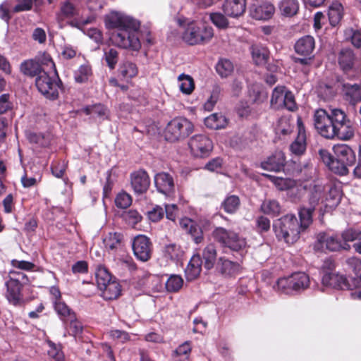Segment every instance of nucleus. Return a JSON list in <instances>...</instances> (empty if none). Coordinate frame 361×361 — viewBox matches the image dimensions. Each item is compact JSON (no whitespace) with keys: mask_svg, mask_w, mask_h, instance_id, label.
<instances>
[{"mask_svg":"<svg viewBox=\"0 0 361 361\" xmlns=\"http://www.w3.org/2000/svg\"><path fill=\"white\" fill-rule=\"evenodd\" d=\"M314 124L317 132L329 140H348L355 134L353 122L345 112L338 108L317 110L314 116Z\"/></svg>","mask_w":361,"mask_h":361,"instance_id":"1","label":"nucleus"},{"mask_svg":"<svg viewBox=\"0 0 361 361\" xmlns=\"http://www.w3.org/2000/svg\"><path fill=\"white\" fill-rule=\"evenodd\" d=\"M108 29H115L113 38L117 45L123 49L138 51L141 48L140 40L152 43L148 28L142 29L140 24H106Z\"/></svg>","mask_w":361,"mask_h":361,"instance_id":"2","label":"nucleus"},{"mask_svg":"<svg viewBox=\"0 0 361 361\" xmlns=\"http://www.w3.org/2000/svg\"><path fill=\"white\" fill-rule=\"evenodd\" d=\"M300 221L299 224L294 214H287L276 220L273 228L277 238L288 244L296 242L300 238V233L308 228L302 226V221Z\"/></svg>","mask_w":361,"mask_h":361,"instance_id":"3","label":"nucleus"},{"mask_svg":"<svg viewBox=\"0 0 361 361\" xmlns=\"http://www.w3.org/2000/svg\"><path fill=\"white\" fill-rule=\"evenodd\" d=\"M178 32L182 40L190 46L206 44L214 35L212 27L207 24H178Z\"/></svg>","mask_w":361,"mask_h":361,"instance_id":"4","label":"nucleus"},{"mask_svg":"<svg viewBox=\"0 0 361 361\" xmlns=\"http://www.w3.org/2000/svg\"><path fill=\"white\" fill-rule=\"evenodd\" d=\"M335 160L331 165V171L339 176H345L349 173V167L356 160L355 152L345 144H337L333 147Z\"/></svg>","mask_w":361,"mask_h":361,"instance_id":"5","label":"nucleus"},{"mask_svg":"<svg viewBox=\"0 0 361 361\" xmlns=\"http://www.w3.org/2000/svg\"><path fill=\"white\" fill-rule=\"evenodd\" d=\"M214 239L223 246L235 252H240L243 255L246 248L247 243L244 238L238 233L228 231L222 227L216 228L212 232Z\"/></svg>","mask_w":361,"mask_h":361,"instance_id":"6","label":"nucleus"},{"mask_svg":"<svg viewBox=\"0 0 361 361\" xmlns=\"http://www.w3.org/2000/svg\"><path fill=\"white\" fill-rule=\"evenodd\" d=\"M193 130L192 123L185 118L177 117L169 121L164 130L165 139L176 142L187 137Z\"/></svg>","mask_w":361,"mask_h":361,"instance_id":"7","label":"nucleus"},{"mask_svg":"<svg viewBox=\"0 0 361 361\" xmlns=\"http://www.w3.org/2000/svg\"><path fill=\"white\" fill-rule=\"evenodd\" d=\"M325 188L322 185H314L309 195V207H302L299 210V216L302 221V226L309 227L312 222V213L316 207L324 202Z\"/></svg>","mask_w":361,"mask_h":361,"instance_id":"8","label":"nucleus"},{"mask_svg":"<svg viewBox=\"0 0 361 361\" xmlns=\"http://www.w3.org/2000/svg\"><path fill=\"white\" fill-rule=\"evenodd\" d=\"M61 84V82L58 75L56 78H52L45 71L35 79V85L38 91L46 98L51 100L58 98Z\"/></svg>","mask_w":361,"mask_h":361,"instance_id":"9","label":"nucleus"},{"mask_svg":"<svg viewBox=\"0 0 361 361\" xmlns=\"http://www.w3.org/2000/svg\"><path fill=\"white\" fill-rule=\"evenodd\" d=\"M314 248L315 250L321 252H336L341 250H349L350 245L343 243L341 238L338 235L320 233L317 235Z\"/></svg>","mask_w":361,"mask_h":361,"instance_id":"10","label":"nucleus"},{"mask_svg":"<svg viewBox=\"0 0 361 361\" xmlns=\"http://www.w3.org/2000/svg\"><path fill=\"white\" fill-rule=\"evenodd\" d=\"M188 145L192 154L196 157L209 156L213 148L212 140L202 134L192 136L189 140Z\"/></svg>","mask_w":361,"mask_h":361,"instance_id":"11","label":"nucleus"},{"mask_svg":"<svg viewBox=\"0 0 361 361\" xmlns=\"http://www.w3.org/2000/svg\"><path fill=\"white\" fill-rule=\"evenodd\" d=\"M314 39L310 35L299 39L295 44V52L302 56L303 58H298L295 59V62H298L302 65H307L310 63L312 59V54L314 49Z\"/></svg>","mask_w":361,"mask_h":361,"instance_id":"12","label":"nucleus"},{"mask_svg":"<svg viewBox=\"0 0 361 361\" xmlns=\"http://www.w3.org/2000/svg\"><path fill=\"white\" fill-rule=\"evenodd\" d=\"M351 277L345 278L333 271H325L322 282L324 286L333 288L352 290L355 288V286H354V282L350 281Z\"/></svg>","mask_w":361,"mask_h":361,"instance_id":"13","label":"nucleus"},{"mask_svg":"<svg viewBox=\"0 0 361 361\" xmlns=\"http://www.w3.org/2000/svg\"><path fill=\"white\" fill-rule=\"evenodd\" d=\"M133 250L135 256L142 262H147L151 257L152 243L144 235H137L133 241Z\"/></svg>","mask_w":361,"mask_h":361,"instance_id":"14","label":"nucleus"},{"mask_svg":"<svg viewBox=\"0 0 361 361\" xmlns=\"http://www.w3.org/2000/svg\"><path fill=\"white\" fill-rule=\"evenodd\" d=\"M355 61V55L350 49H343L340 51L338 63L350 79L358 76L360 73L359 70L354 67Z\"/></svg>","mask_w":361,"mask_h":361,"instance_id":"15","label":"nucleus"},{"mask_svg":"<svg viewBox=\"0 0 361 361\" xmlns=\"http://www.w3.org/2000/svg\"><path fill=\"white\" fill-rule=\"evenodd\" d=\"M274 4L265 1L252 4L249 9L250 16L256 20H269L275 13Z\"/></svg>","mask_w":361,"mask_h":361,"instance_id":"16","label":"nucleus"},{"mask_svg":"<svg viewBox=\"0 0 361 361\" xmlns=\"http://www.w3.org/2000/svg\"><path fill=\"white\" fill-rule=\"evenodd\" d=\"M154 185L157 191L166 196H171L175 191L173 176L166 172H159L154 176Z\"/></svg>","mask_w":361,"mask_h":361,"instance_id":"17","label":"nucleus"},{"mask_svg":"<svg viewBox=\"0 0 361 361\" xmlns=\"http://www.w3.org/2000/svg\"><path fill=\"white\" fill-rule=\"evenodd\" d=\"M130 184L136 194L140 195L146 192L150 185V178L147 171L140 169L132 173Z\"/></svg>","mask_w":361,"mask_h":361,"instance_id":"18","label":"nucleus"},{"mask_svg":"<svg viewBox=\"0 0 361 361\" xmlns=\"http://www.w3.org/2000/svg\"><path fill=\"white\" fill-rule=\"evenodd\" d=\"M16 279L8 280L6 282V297L8 302L13 305H18L23 301L21 289L23 285L18 283Z\"/></svg>","mask_w":361,"mask_h":361,"instance_id":"19","label":"nucleus"},{"mask_svg":"<svg viewBox=\"0 0 361 361\" xmlns=\"http://www.w3.org/2000/svg\"><path fill=\"white\" fill-rule=\"evenodd\" d=\"M246 9L245 0H225L223 4L224 13L232 18L242 16Z\"/></svg>","mask_w":361,"mask_h":361,"instance_id":"20","label":"nucleus"},{"mask_svg":"<svg viewBox=\"0 0 361 361\" xmlns=\"http://www.w3.org/2000/svg\"><path fill=\"white\" fill-rule=\"evenodd\" d=\"M286 159L284 154L281 152H276L268 157L267 160L260 163V166L267 171L278 172L281 171L285 166Z\"/></svg>","mask_w":361,"mask_h":361,"instance_id":"21","label":"nucleus"},{"mask_svg":"<svg viewBox=\"0 0 361 361\" xmlns=\"http://www.w3.org/2000/svg\"><path fill=\"white\" fill-rule=\"evenodd\" d=\"M298 134L295 141L290 145V149L293 154L300 156L306 150V135L300 118L298 120Z\"/></svg>","mask_w":361,"mask_h":361,"instance_id":"22","label":"nucleus"},{"mask_svg":"<svg viewBox=\"0 0 361 361\" xmlns=\"http://www.w3.org/2000/svg\"><path fill=\"white\" fill-rule=\"evenodd\" d=\"M345 99L352 105L361 102V87L357 84L343 83L342 89Z\"/></svg>","mask_w":361,"mask_h":361,"instance_id":"23","label":"nucleus"},{"mask_svg":"<svg viewBox=\"0 0 361 361\" xmlns=\"http://www.w3.org/2000/svg\"><path fill=\"white\" fill-rule=\"evenodd\" d=\"M123 236L121 233L110 232L103 239V243L108 251H116L123 247Z\"/></svg>","mask_w":361,"mask_h":361,"instance_id":"24","label":"nucleus"},{"mask_svg":"<svg viewBox=\"0 0 361 361\" xmlns=\"http://www.w3.org/2000/svg\"><path fill=\"white\" fill-rule=\"evenodd\" d=\"M20 71L25 75L30 77H38L44 70L35 59L26 60L21 63Z\"/></svg>","mask_w":361,"mask_h":361,"instance_id":"25","label":"nucleus"},{"mask_svg":"<svg viewBox=\"0 0 361 361\" xmlns=\"http://www.w3.org/2000/svg\"><path fill=\"white\" fill-rule=\"evenodd\" d=\"M219 271L225 276H233L238 274L240 266L238 262H233L224 257H220L216 265Z\"/></svg>","mask_w":361,"mask_h":361,"instance_id":"26","label":"nucleus"},{"mask_svg":"<svg viewBox=\"0 0 361 361\" xmlns=\"http://www.w3.org/2000/svg\"><path fill=\"white\" fill-rule=\"evenodd\" d=\"M202 260L200 255H194L188 263L185 270L186 279L188 281L195 279L201 272Z\"/></svg>","mask_w":361,"mask_h":361,"instance_id":"27","label":"nucleus"},{"mask_svg":"<svg viewBox=\"0 0 361 361\" xmlns=\"http://www.w3.org/2000/svg\"><path fill=\"white\" fill-rule=\"evenodd\" d=\"M281 14L285 17H293L299 11L298 0H281L279 4Z\"/></svg>","mask_w":361,"mask_h":361,"instance_id":"28","label":"nucleus"},{"mask_svg":"<svg viewBox=\"0 0 361 361\" xmlns=\"http://www.w3.org/2000/svg\"><path fill=\"white\" fill-rule=\"evenodd\" d=\"M290 276L295 292L302 291L309 287L310 278L305 272H296Z\"/></svg>","mask_w":361,"mask_h":361,"instance_id":"29","label":"nucleus"},{"mask_svg":"<svg viewBox=\"0 0 361 361\" xmlns=\"http://www.w3.org/2000/svg\"><path fill=\"white\" fill-rule=\"evenodd\" d=\"M100 290L102 291L103 298L107 300L116 299L121 291L119 283L113 280L101 288Z\"/></svg>","mask_w":361,"mask_h":361,"instance_id":"30","label":"nucleus"},{"mask_svg":"<svg viewBox=\"0 0 361 361\" xmlns=\"http://www.w3.org/2000/svg\"><path fill=\"white\" fill-rule=\"evenodd\" d=\"M216 250L214 244L207 245L202 252V259L204 262V267L209 270L211 269L216 259Z\"/></svg>","mask_w":361,"mask_h":361,"instance_id":"31","label":"nucleus"},{"mask_svg":"<svg viewBox=\"0 0 361 361\" xmlns=\"http://www.w3.org/2000/svg\"><path fill=\"white\" fill-rule=\"evenodd\" d=\"M227 119L222 114L215 113L207 117L204 123L207 128L211 129H220L225 128L227 125Z\"/></svg>","mask_w":361,"mask_h":361,"instance_id":"32","label":"nucleus"},{"mask_svg":"<svg viewBox=\"0 0 361 361\" xmlns=\"http://www.w3.org/2000/svg\"><path fill=\"white\" fill-rule=\"evenodd\" d=\"M262 175L270 180L280 190H286L295 185V181L290 178H284L267 173H263Z\"/></svg>","mask_w":361,"mask_h":361,"instance_id":"33","label":"nucleus"},{"mask_svg":"<svg viewBox=\"0 0 361 361\" xmlns=\"http://www.w3.org/2000/svg\"><path fill=\"white\" fill-rule=\"evenodd\" d=\"M341 198L340 190L335 186H331L324 199L325 207L329 208L336 207L340 203Z\"/></svg>","mask_w":361,"mask_h":361,"instance_id":"34","label":"nucleus"},{"mask_svg":"<svg viewBox=\"0 0 361 361\" xmlns=\"http://www.w3.org/2000/svg\"><path fill=\"white\" fill-rule=\"evenodd\" d=\"M347 264L353 267L355 276L350 278L354 282V286L358 288L361 286V261L357 257H350L346 261Z\"/></svg>","mask_w":361,"mask_h":361,"instance_id":"35","label":"nucleus"},{"mask_svg":"<svg viewBox=\"0 0 361 361\" xmlns=\"http://www.w3.org/2000/svg\"><path fill=\"white\" fill-rule=\"evenodd\" d=\"M118 72L124 78L130 79L137 75L138 69L135 63L126 61L120 65Z\"/></svg>","mask_w":361,"mask_h":361,"instance_id":"36","label":"nucleus"},{"mask_svg":"<svg viewBox=\"0 0 361 361\" xmlns=\"http://www.w3.org/2000/svg\"><path fill=\"white\" fill-rule=\"evenodd\" d=\"M178 80L180 82L179 88L182 93L190 94L193 92L195 82L191 76L182 73L178 77Z\"/></svg>","mask_w":361,"mask_h":361,"instance_id":"37","label":"nucleus"},{"mask_svg":"<svg viewBox=\"0 0 361 361\" xmlns=\"http://www.w3.org/2000/svg\"><path fill=\"white\" fill-rule=\"evenodd\" d=\"M54 310L60 317L61 319L66 321L74 318V312H73L65 302L61 300L54 301Z\"/></svg>","mask_w":361,"mask_h":361,"instance_id":"38","label":"nucleus"},{"mask_svg":"<svg viewBox=\"0 0 361 361\" xmlns=\"http://www.w3.org/2000/svg\"><path fill=\"white\" fill-rule=\"evenodd\" d=\"M261 210L263 213L271 215L278 216L281 212V207L278 201L274 200H264L261 205Z\"/></svg>","mask_w":361,"mask_h":361,"instance_id":"39","label":"nucleus"},{"mask_svg":"<svg viewBox=\"0 0 361 361\" xmlns=\"http://www.w3.org/2000/svg\"><path fill=\"white\" fill-rule=\"evenodd\" d=\"M83 111L87 115H92L102 120L106 118L108 116V109L102 104L87 106L83 109Z\"/></svg>","mask_w":361,"mask_h":361,"instance_id":"40","label":"nucleus"},{"mask_svg":"<svg viewBox=\"0 0 361 361\" xmlns=\"http://www.w3.org/2000/svg\"><path fill=\"white\" fill-rule=\"evenodd\" d=\"M251 49L252 58L257 65H263L267 62L269 52L266 48L253 45Z\"/></svg>","mask_w":361,"mask_h":361,"instance_id":"41","label":"nucleus"},{"mask_svg":"<svg viewBox=\"0 0 361 361\" xmlns=\"http://www.w3.org/2000/svg\"><path fill=\"white\" fill-rule=\"evenodd\" d=\"M78 14L76 7L69 1L62 3L60 8L59 18L61 20L71 19Z\"/></svg>","mask_w":361,"mask_h":361,"instance_id":"42","label":"nucleus"},{"mask_svg":"<svg viewBox=\"0 0 361 361\" xmlns=\"http://www.w3.org/2000/svg\"><path fill=\"white\" fill-rule=\"evenodd\" d=\"M294 167L292 171L293 174H301L305 180H309L312 178L315 169L308 162L304 163L302 165L297 164L295 161L293 163Z\"/></svg>","mask_w":361,"mask_h":361,"instance_id":"43","label":"nucleus"},{"mask_svg":"<svg viewBox=\"0 0 361 361\" xmlns=\"http://www.w3.org/2000/svg\"><path fill=\"white\" fill-rule=\"evenodd\" d=\"M274 288L279 292L285 294H293L296 293L295 288L292 286L290 276L283 277L278 279Z\"/></svg>","mask_w":361,"mask_h":361,"instance_id":"44","label":"nucleus"},{"mask_svg":"<svg viewBox=\"0 0 361 361\" xmlns=\"http://www.w3.org/2000/svg\"><path fill=\"white\" fill-rule=\"evenodd\" d=\"M104 23H140L136 21L132 17L126 16L124 13L117 11H112L105 17Z\"/></svg>","mask_w":361,"mask_h":361,"instance_id":"45","label":"nucleus"},{"mask_svg":"<svg viewBox=\"0 0 361 361\" xmlns=\"http://www.w3.org/2000/svg\"><path fill=\"white\" fill-rule=\"evenodd\" d=\"M164 253L166 257L172 261L179 260L183 255V252L180 247L176 244L166 245L164 247Z\"/></svg>","mask_w":361,"mask_h":361,"instance_id":"46","label":"nucleus"},{"mask_svg":"<svg viewBox=\"0 0 361 361\" xmlns=\"http://www.w3.org/2000/svg\"><path fill=\"white\" fill-rule=\"evenodd\" d=\"M76 27L82 30L90 38L92 39L94 42L99 43L102 41V32L96 27H87L85 25L89 24H73Z\"/></svg>","mask_w":361,"mask_h":361,"instance_id":"47","label":"nucleus"},{"mask_svg":"<svg viewBox=\"0 0 361 361\" xmlns=\"http://www.w3.org/2000/svg\"><path fill=\"white\" fill-rule=\"evenodd\" d=\"M285 87L283 86L276 87L272 92L271 98V106L274 109L281 108V104L283 102L285 94Z\"/></svg>","mask_w":361,"mask_h":361,"instance_id":"48","label":"nucleus"},{"mask_svg":"<svg viewBox=\"0 0 361 361\" xmlns=\"http://www.w3.org/2000/svg\"><path fill=\"white\" fill-rule=\"evenodd\" d=\"M216 72L222 78L229 76L233 71V65L228 59H221L216 66Z\"/></svg>","mask_w":361,"mask_h":361,"instance_id":"49","label":"nucleus"},{"mask_svg":"<svg viewBox=\"0 0 361 361\" xmlns=\"http://www.w3.org/2000/svg\"><path fill=\"white\" fill-rule=\"evenodd\" d=\"M240 206V199L236 195L227 197L221 204L224 211L228 214L235 213Z\"/></svg>","mask_w":361,"mask_h":361,"instance_id":"50","label":"nucleus"},{"mask_svg":"<svg viewBox=\"0 0 361 361\" xmlns=\"http://www.w3.org/2000/svg\"><path fill=\"white\" fill-rule=\"evenodd\" d=\"M92 75V68L88 64L81 65L75 72L74 78L77 82L83 83L88 80Z\"/></svg>","mask_w":361,"mask_h":361,"instance_id":"51","label":"nucleus"},{"mask_svg":"<svg viewBox=\"0 0 361 361\" xmlns=\"http://www.w3.org/2000/svg\"><path fill=\"white\" fill-rule=\"evenodd\" d=\"M95 277L99 289L112 281L110 273L104 267H99L97 269Z\"/></svg>","mask_w":361,"mask_h":361,"instance_id":"52","label":"nucleus"},{"mask_svg":"<svg viewBox=\"0 0 361 361\" xmlns=\"http://www.w3.org/2000/svg\"><path fill=\"white\" fill-rule=\"evenodd\" d=\"M183 280L179 275H171L166 282V290L169 292H177L183 286Z\"/></svg>","mask_w":361,"mask_h":361,"instance_id":"53","label":"nucleus"},{"mask_svg":"<svg viewBox=\"0 0 361 361\" xmlns=\"http://www.w3.org/2000/svg\"><path fill=\"white\" fill-rule=\"evenodd\" d=\"M346 39H350L352 44L357 47H361V30L353 28L347 29L344 32Z\"/></svg>","mask_w":361,"mask_h":361,"instance_id":"54","label":"nucleus"},{"mask_svg":"<svg viewBox=\"0 0 361 361\" xmlns=\"http://www.w3.org/2000/svg\"><path fill=\"white\" fill-rule=\"evenodd\" d=\"M318 95L324 101L333 99L336 95L334 88L326 84H321L318 87Z\"/></svg>","mask_w":361,"mask_h":361,"instance_id":"55","label":"nucleus"},{"mask_svg":"<svg viewBox=\"0 0 361 361\" xmlns=\"http://www.w3.org/2000/svg\"><path fill=\"white\" fill-rule=\"evenodd\" d=\"M220 96V89L218 87H214L207 99V102L204 104V109L206 111H211L213 110L215 104L218 102Z\"/></svg>","mask_w":361,"mask_h":361,"instance_id":"56","label":"nucleus"},{"mask_svg":"<svg viewBox=\"0 0 361 361\" xmlns=\"http://www.w3.org/2000/svg\"><path fill=\"white\" fill-rule=\"evenodd\" d=\"M342 241L343 243H348V242H353L361 240V231H356L354 229H348L342 233Z\"/></svg>","mask_w":361,"mask_h":361,"instance_id":"57","label":"nucleus"},{"mask_svg":"<svg viewBox=\"0 0 361 361\" xmlns=\"http://www.w3.org/2000/svg\"><path fill=\"white\" fill-rule=\"evenodd\" d=\"M329 23H340L342 19V7L341 5L331 6L328 11Z\"/></svg>","mask_w":361,"mask_h":361,"instance_id":"58","label":"nucleus"},{"mask_svg":"<svg viewBox=\"0 0 361 361\" xmlns=\"http://www.w3.org/2000/svg\"><path fill=\"white\" fill-rule=\"evenodd\" d=\"M132 203L131 196L126 192L119 193L115 200L116 205L121 209L128 207Z\"/></svg>","mask_w":361,"mask_h":361,"instance_id":"59","label":"nucleus"},{"mask_svg":"<svg viewBox=\"0 0 361 361\" xmlns=\"http://www.w3.org/2000/svg\"><path fill=\"white\" fill-rule=\"evenodd\" d=\"M276 130L277 134L287 135L293 132V126L287 119L283 118L279 121Z\"/></svg>","mask_w":361,"mask_h":361,"instance_id":"60","label":"nucleus"},{"mask_svg":"<svg viewBox=\"0 0 361 361\" xmlns=\"http://www.w3.org/2000/svg\"><path fill=\"white\" fill-rule=\"evenodd\" d=\"M105 60L108 66L111 69H114L118 60V53L115 49H109L104 53Z\"/></svg>","mask_w":361,"mask_h":361,"instance_id":"61","label":"nucleus"},{"mask_svg":"<svg viewBox=\"0 0 361 361\" xmlns=\"http://www.w3.org/2000/svg\"><path fill=\"white\" fill-rule=\"evenodd\" d=\"M67 165L63 161H57L55 163H53L51 166V171L52 174L56 177V178H62L66 169Z\"/></svg>","mask_w":361,"mask_h":361,"instance_id":"62","label":"nucleus"},{"mask_svg":"<svg viewBox=\"0 0 361 361\" xmlns=\"http://www.w3.org/2000/svg\"><path fill=\"white\" fill-rule=\"evenodd\" d=\"M123 218L128 224L134 226L141 221L142 216L136 210H129L125 212Z\"/></svg>","mask_w":361,"mask_h":361,"instance_id":"63","label":"nucleus"},{"mask_svg":"<svg viewBox=\"0 0 361 361\" xmlns=\"http://www.w3.org/2000/svg\"><path fill=\"white\" fill-rule=\"evenodd\" d=\"M286 108L289 111H294L296 107L294 96L290 91H286L283 102L281 104V108Z\"/></svg>","mask_w":361,"mask_h":361,"instance_id":"64","label":"nucleus"}]
</instances>
